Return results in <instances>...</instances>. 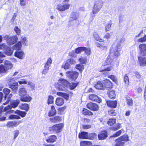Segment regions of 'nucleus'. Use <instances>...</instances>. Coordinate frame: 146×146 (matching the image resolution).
Here are the masks:
<instances>
[{
  "label": "nucleus",
  "instance_id": "obj_45",
  "mask_svg": "<svg viewBox=\"0 0 146 146\" xmlns=\"http://www.w3.org/2000/svg\"><path fill=\"white\" fill-rule=\"evenodd\" d=\"M121 127V124L118 123L115 125L114 126L111 127L110 128L111 130L113 131H116L119 129Z\"/></svg>",
  "mask_w": 146,
  "mask_h": 146
},
{
  "label": "nucleus",
  "instance_id": "obj_29",
  "mask_svg": "<svg viewBox=\"0 0 146 146\" xmlns=\"http://www.w3.org/2000/svg\"><path fill=\"white\" fill-rule=\"evenodd\" d=\"M56 111L54 106H52L51 107V109L50 110L48 113V116L49 117H51L54 115L56 114Z\"/></svg>",
  "mask_w": 146,
  "mask_h": 146
},
{
  "label": "nucleus",
  "instance_id": "obj_49",
  "mask_svg": "<svg viewBox=\"0 0 146 146\" xmlns=\"http://www.w3.org/2000/svg\"><path fill=\"white\" fill-rule=\"evenodd\" d=\"M76 68L80 72H82L84 69V66L82 64H77L76 66Z\"/></svg>",
  "mask_w": 146,
  "mask_h": 146
},
{
  "label": "nucleus",
  "instance_id": "obj_34",
  "mask_svg": "<svg viewBox=\"0 0 146 146\" xmlns=\"http://www.w3.org/2000/svg\"><path fill=\"white\" fill-rule=\"evenodd\" d=\"M15 113L20 115L22 117H25L27 114L26 112L21 111L18 110L15 111Z\"/></svg>",
  "mask_w": 146,
  "mask_h": 146
},
{
  "label": "nucleus",
  "instance_id": "obj_46",
  "mask_svg": "<svg viewBox=\"0 0 146 146\" xmlns=\"http://www.w3.org/2000/svg\"><path fill=\"white\" fill-rule=\"evenodd\" d=\"M124 81L125 82V86L128 85L129 84V79L128 76L127 74H125L124 78Z\"/></svg>",
  "mask_w": 146,
  "mask_h": 146
},
{
  "label": "nucleus",
  "instance_id": "obj_58",
  "mask_svg": "<svg viewBox=\"0 0 146 146\" xmlns=\"http://www.w3.org/2000/svg\"><path fill=\"white\" fill-rule=\"evenodd\" d=\"M14 30L17 35H20L21 31L17 26H15L14 28Z\"/></svg>",
  "mask_w": 146,
  "mask_h": 146
},
{
  "label": "nucleus",
  "instance_id": "obj_56",
  "mask_svg": "<svg viewBox=\"0 0 146 146\" xmlns=\"http://www.w3.org/2000/svg\"><path fill=\"white\" fill-rule=\"evenodd\" d=\"M90 142L88 141H82L80 143V146H89Z\"/></svg>",
  "mask_w": 146,
  "mask_h": 146
},
{
  "label": "nucleus",
  "instance_id": "obj_41",
  "mask_svg": "<svg viewBox=\"0 0 146 146\" xmlns=\"http://www.w3.org/2000/svg\"><path fill=\"white\" fill-rule=\"evenodd\" d=\"M116 120L115 119H110L107 123L109 125H112L115 123Z\"/></svg>",
  "mask_w": 146,
  "mask_h": 146
},
{
  "label": "nucleus",
  "instance_id": "obj_40",
  "mask_svg": "<svg viewBox=\"0 0 146 146\" xmlns=\"http://www.w3.org/2000/svg\"><path fill=\"white\" fill-rule=\"evenodd\" d=\"M78 84V83H70L69 86L71 90H73L76 87Z\"/></svg>",
  "mask_w": 146,
  "mask_h": 146
},
{
  "label": "nucleus",
  "instance_id": "obj_6",
  "mask_svg": "<svg viewBox=\"0 0 146 146\" xmlns=\"http://www.w3.org/2000/svg\"><path fill=\"white\" fill-rule=\"evenodd\" d=\"M104 3L103 0H97L96 1L93 9L92 13L96 14L99 12L102 7Z\"/></svg>",
  "mask_w": 146,
  "mask_h": 146
},
{
  "label": "nucleus",
  "instance_id": "obj_24",
  "mask_svg": "<svg viewBox=\"0 0 146 146\" xmlns=\"http://www.w3.org/2000/svg\"><path fill=\"white\" fill-rule=\"evenodd\" d=\"M57 138L56 136L53 135L50 136L48 139H46V141L48 143H53L56 141Z\"/></svg>",
  "mask_w": 146,
  "mask_h": 146
},
{
  "label": "nucleus",
  "instance_id": "obj_32",
  "mask_svg": "<svg viewBox=\"0 0 146 146\" xmlns=\"http://www.w3.org/2000/svg\"><path fill=\"white\" fill-rule=\"evenodd\" d=\"M50 121L53 123H56L60 122L61 120V117L58 116H56L54 117H52L50 119Z\"/></svg>",
  "mask_w": 146,
  "mask_h": 146
},
{
  "label": "nucleus",
  "instance_id": "obj_33",
  "mask_svg": "<svg viewBox=\"0 0 146 146\" xmlns=\"http://www.w3.org/2000/svg\"><path fill=\"white\" fill-rule=\"evenodd\" d=\"M108 96L111 99L115 98V91L114 90H111L108 93Z\"/></svg>",
  "mask_w": 146,
  "mask_h": 146
},
{
  "label": "nucleus",
  "instance_id": "obj_26",
  "mask_svg": "<svg viewBox=\"0 0 146 146\" xmlns=\"http://www.w3.org/2000/svg\"><path fill=\"white\" fill-rule=\"evenodd\" d=\"M19 95L20 98L23 96L27 94V91L26 89L24 88H21L19 89Z\"/></svg>",
  "mask_w": 146,
  "mask_h": 146
},
{
  "label": "nucleus",
  "instance_id": "obj_52",
  "mask_svg": "<svg viewBox=\"0 0 146 146\" xmlns=\"http://www.w3.org/2000/svg\"><path fill=\"white\" fill-rule=\"evenodd\" d=\"M137 41L141 43L146 41V35H145L143 37L137 39Z\"/></svg>",
  "mask_w": 146,
  "mask_h": 146
},
{
  "label": "nucleus",
  "instance_id": "obj_27",
  "mask_svg": "<svg viewBox=\"0 0 146 146\" xmlns=\"http://www.w3.org/2000/svg\"><path fill=\"white\" fill-rule=\"evenodd\" d=\"M87 132L82 131L79 133L78 135V137L80 139H88Z\"/></svg>",
  "mask_w": 146,
  "mask_h": 146
},
{
  "label": "nucleus",
  "instance_id": "obj_10",
  "mask_svg": "<svg viewBox=\"0 0 146 146\" xmlns=\"http://www.w3.org/2000/svg\"><path fill=\"white\" fill-rule=\"evenodd\" d=\"M139 48L140 54L142 56L146 55V44H141L139 46Z\"/></svg>",
  "mask_w": 146,
  "mask_h": 146
},
{
  "label": "nucleus",
  "instance_id": "obj_4",
  "mask_svg": "<svg viewBox=\"0 0 146 146\" xmlns=\"http://www.w3.org/2000/svg\"><path fill=\"white\" fill-rule=\"evenodd\" d=\"M69 0H64L63 3L59 4L57 5L56 9L58 11H63L68 9L70 5L69 4Z\"/></svg>",
  "mask_w": 146,
  "mask_h": 146
},
{
  "label": "nucleus",
  "instance_id": "obj_20",
  "mask_svg": "<svg viewBox=\"0 0 146 146\" xmlns=\"http://www.w3.org/2000/svg\"><path fill=\"white\" fill-rule=\"evenodd\" d=\"M95 88L97 89L104 90V86L103 85V82L98 81L95 85Z\"/></svg>",
  "mask_w": 146,
  "mask_h": 146
},
{
  "label": "nucleus",
  "instance_id": "obj_44",
  "mask_svg": "<svg viewBox=\"0 0 146 146\" xmlns=\"http://www.w3.org/2000/svg\"><path fill=\"white\" fill-rule=\"evenodd\" d=\"M123 131V129L119 130L115 134H113L110 137H115L119 136L122 133V131Z\"/></svg>",
  "mask_w": 146,
  "mask_h": 146
},
{
  "label": "nucleus",
  "instance_id": "obj_15",
  "mask_svg": "<svg viewBox=\"0 0 146 146\" xmlns=\"http://www.w3.org/2000/svg\"><path fill=\"white\" fill-rule=\"evenodd\" d=\"M138 59L141 66H146V56H139Z\"/></svg>",
  "mask_w": 146,
  "mask_h": 146
},
{
  "label": "nucleus",
  "instance_id": "obj_62",
  "mask_svg": "<svg viewBox=\"0 0 146 146\" xmlns=\"http://www.w3.org/2000/svg\"><path fill=\"white\" fill-rule=\"evenodd\" d=\"M3 91L5 95L8 94L10 92V90L7 88H5L3 89Z\"/></svg>",
  "mask_w": 146,
  "mask_h": 146
},
{
  "label": "nucleus",
  "instance_id": "obj_54",
  "mask_svg": "<svg viewBox=\"0 0 146 146\" xmlns=\"http://www.w3.org/2000/svg\"><path fill=\"white\" fill-rule=\"evenodd\" d=\"M96 136V134L94 133L88 134V139H92Z\"/></svg>",
  "mask_w": 146,
  "mask_h": 146
},
{
  "label": "nucleus",
  "instance_id": "obj_17",
  "mask_svg": "<svg viewBox=\"0 0 146 146\" xmlns=\"http://www.w3.org/2000/svg\"><path fill=\"white\" fill-rule=\"evenodd\" d=\"M89 98L90 100L98 103H100L101 101L100 98H99L97 95L95 94H91L89 97Z\"/></svg>",
  "mask_w": 146,
  "mask_h": 146
},
{
  "label": "nucleus",
  "instance_id": "obj_18",
  "mask_svg": "<svg viewBox=\"0 0 146 146\" xmlns=\"http://www.w3.org/2000/svg\"><path fill=\"white\" fill-rule=\"evenodd\" d=\"M32 99V97L27 94L24 95L23 96L20 98L21 101L24 102H30Z\"/></svg>",
  "mask_w": 146,
  "mask_h": 146
},
{
  "label": "nucleus",
  "instance_id": "obj_43",
  "mask_svg": "<svg viewBox=\"0 0 146 146\" xmlns=\"http://www.w3.org/2000/svg\"><path fill=\"white\" fill-rule=\"evenodd\" d=\"M126 100L127 104L129 106H132L133 104V100L131 98L129 97H128L127 98Z\"/></svg>",
  "mask_w": 146,
  "mask_h": 146
},
{
  "label": "nucleus",
  "instance_id": "obj_59",
  "mask_svg": "<svg viewBox=\"0 0 146 146\" xmlns=\"http://www.w3.org/2000/svg\"><path fill=\"white\" fill-rule=\"evenodd\" d=\"M113 68V67L112 66H110L106 68L104 70L101 71V72L103 71H110Z\"/></svg>",
  "mask_w": 146,
  "mask_h": 146
},
{
  "label": "nucleus",
  "instance_id": "obj_60",
  "mask_svg": "<svg viewBox=\"0 0 146 146\" xmlns=\"http://www.w3.org/2000/svg\"><path fill=\"white\" fill-rule=\"evenodd\" d=\"M113 81L116 83L117 82V78L114 75H111L109 76V77Z\"/></svg>",
  "mask_w": 146,
  "mask_h": 146
},
{
  "label": "nucleus",
  "instance_id": "obj_9",
  "mask_svg": "<svg viewBox=\"0 0 146 146\" xmlns=\"http://www.w3.org/2000/svg\"><path fill=\"white\" fill-rule=\"evenodd\" d=\"M4 38L6 40L7 42L9 45L14 44L18 40L17 37L16 35L10 37L6 36Z\"/></svg>",
  "mask_w": 146,
  "mask_h": 146
},
{
  "label": "nucleus",
  "instance_id": "obj_64",
  "mask_svg": "<svg viewBox=\"0 0 146 146\" xmlns=\"http://www.w3.org/2000/svg\"><path fill=\"white\" fill-rule=\"evenodd\" d=\"M49 69V68L44 66V68L42 72V74H46L48 72Z\"/></svg>",
  "mask_w": 146,
  "mask_h": 146
},
{
  "label": "nucleus",
  "instance_id": "obj_61",
  "mask_svg": "<svg viewBox=\"0 0 146 146\" xmlns=\"http://www.w3.org/2000/svg\"><path fill=\"white\" fill-rule=\"evenodd\" d=\"M9 119H19L20 117L19 116L15 115H10L9 117Z\"/></svg>",
  "mask_w": 146,
  "mask_h": 146
},
{
  "label": "nucleus",
  "instance_id": "obj_53",
  "mask_svg": "<svg viewBox=\"0 0 146 146\" xmlns=\"http://www.w3.org/2000/svg\"><path fill=\"white\" fill-rule=\"evenodd\" d=\"M85 49L84 50V51H85V53L87 55H88L90 54L91 52V50L89 48H86L84 47Z\"/></svg>",
  "mask_w": 146,
  "mask_h": 146
},
{
  "label": "nucleus",
  "instance_id": "obj_31",
  "mask_svg": "<svg viewBox=\"0 0 146 146\" xmlns=\"http://www.w3.org/2000/svg\"><path fill=\"white\" fill-rule=\"evenodd\" d=\"M19 107L21 109L25 110L27 111L29 110V105L26 104L20 105L19 106Z\"/></svg>",
  "mask_w": 146,
  "mask_h": 146
},
{
  "label": "nucleus",
  "instance_id": "obj_55",
  "mask_svg": "<svg viewBox=\"0 0 146 146\" xmlns=\"http://www.w3.org/2000/svg\"><path fill=\"white\" fill-rule=\"evenodd\" d=\"M5 54L9 56H10L12 55L13 53V52L12 50H11L10 48L9 47V49L7 50L4 52Z\"/></svg>",
  "mask_w": 146,
  "mask_h": 146
},
{
  "label": "nucleus",
  "instance_id": "obj_42",
  "mask_svg": "<svg viewBox=\"0 0 146 146\" xmlns=\"http://www.w3.org/2000/svg\"><path fill=\"white\" fill-rule=\"evenodd\" d=\"M93 36L94 39L100 41V40H101L98 34L96 32H94V33Z\"/></svg>",
  "mask_w": 146,
  "mask_h": 146
},
{
  "label": "nucleus",
  "instance_id": "obj_3",
  "mask_svg": "<svg viewBox=\"0 0 146 146\" xmlns=\"http://www.w3.org/2000/svg\"><path fill=\"white\" fill-rule=\"evenodd\" d=\"M70 83L67 80L62 79L58 81V85H56V88L59 90L66 91L68 88Z\"/></svg>",
  "mask_w": 146,
  "mask_h": 146
},
{
  "label": "nucleus",
  "instance_id": "obj_51",
  "mask_svg": "<svg viewBox=\"0 0 146 146\" xmlns=\"http://www.w3.org/2000/svg\"><path fill=\"white\" fill-rule=\"evenodd\" d=\"M137 41L141 43L146 41V35H145L143 37L137 39Z\"/></svg>",
  "mask_w": 146,
  "mask_h": 146
},
{
  "label": "nucleus",
  "instance_id": "obj_14",
  "mask_svg": "<svg viewBox=\"0 0 146 146\" xmlns=\"http://www.w3.org/2000/svg\"><path fill=\"white\" fill-rule=\"evenodd\" d=\"M79 16V13L78 12H72L70 16L69 20L72 21L76 20L78 18Z\"/></svg>",
  "mask_w": 146,
  "mask_h": 146
},
{
  "label": "nucleus",
  "instance_id": "obj_35",
  "mask_svg": "<svg viewBox=\"0 0 146 146\" xmlns=\"http://www.w3.org/2000/svg\"><path fill=\"white\" fill-rule=\"evenodd\" d=\"M112 24V21L111 20H110L106 25L105 30L106 31H110L111 26Z\"/></svg>",
  "mask_w": 146,
  "mask_h": 146
},
{
  "label": "nucleus",
  "instance_id": "obj_57",
  "mask_svg": "<svg viewBox=\"0 0 146 146\" xmlns=\"http://www.w3.org/2000/svg\"><path fill=\"white\" fill-rule=\"evenodd\" d=\"M66 62L70 64H74L76 63V61L72 58L68 59L66 60Z\"/></svg>",
  "mask_w": 146,
  "mask_h": 146
},
{
  "label": "nucleus",
  "instance_id": "obj_28",
  "mask_svg": "<svg viewBox=\"0 0 146 146\" xmlns=\"http://www.w3.org/2000/svg\"><path fill=\"white\" fill-rule=\"evenodd\" d=\"M21 44L24 46H27L28 45V40L25 37L21 36Z\"/></svg>",
  "mask_w": 146,
  "mask_h": 146
},
{
  "label": "nucleus",
  "instance_id": "obj_8",
  "mask_svg": "<svg viewBox=\"0 0 146 146\" xmlns=\"http://www.w3.org/2000/svg\"><path fill=\"white\" fill-rule=\"evenodd\" d=\"M66 74L68 77L72 81L75 80L78 76V73L76 71H68L66 72Z\"/></svg>",
  "mask_w": 146,
  "mask_h": 146
},
{
  "label": "nucleus",
  "instance_id": "obj_25",
  "mask_svg": "<svg viewBox=\"0 0 146 146\" xmlns=\"http://www.w3.org/2000/svg\"><path fill=\"white\" fill-rule=\"evenodd\" d=\"M64 103V100L61 98H57L56 100V104L59 106H61Z\"/></svg>",
  "mask_w": 146,
  "mask_h": 146
},
{
  "label": "nucleus",
  "instance_id": "obj_47",
  "mask_svg": "<svg viewBox=\"0 0 146 146\" xmlns=\"http://www.w3.org/2000/svg\"><path fill=\"white\" fill-rule=\"evenodd\" d=\"M54 97L51 95L48 96V104H52L53 103Z\"/></svg>",
  "mask_w": 146,
  "mask_h": 146
},
{
  "label": "nucleus",
  "instance_id": "obj_30",
  "mask_svg": "<svg viewBox=\"0 0 146 146\" xmlns=\"http://www.w3.org/2000/svg\"><path fill=\"white\" fill-rule=\"evenodd\" d=\"M21 46L22 44L21 41H19L13 46V49L19 50L21 49Z\"/></svg>",
  "mask_w": 146,
  "mask_h": 146
},
{
  "label": "nucleus",
  "instance_id": "obj_48",
  "mask_svg": "<svg viewBox=\"0 0 146 146\" xmlns=\"http://www.w3.org/2000/svg\"><path fill=\"white\" fill-rule=\"evenodd\" d=\"M84 47H78L75 49L76 52L77 54H79L82 51H84Z\"/></svg>",
  "mask_w": 146,
  "mask_h": 146
},
{
  "label": "nucleus",
  "instance_id": "obj_36",
  "mask_svg": "<svg viewBox=\"0 0 146 146\" xmlns=\"http://www.w3.org/2000/svg\"><path fill=\"white\" fill-rule=\"evenodd\" d=\"M82 113L85 115H92L93 113L86 109L84 108L82 111Z\"/></svg>",
  "mask_w": 146,
  "mask_h": 146
},
{
  "label": "nucleus",
  "instance_id": "obj_2",
  "mask_svg": "<svg viewBox=\"0 0 146 146\" xmlns=\"http://www.w3.org/2000/svg\"><path fill=\"white\" fill-rule=\"evenodd\" d=\"M20 102V101L19 100H16V101H13L11 102V104L12 106L8 105L7 106L5 107L3 111H1L0 110V116H1L2 115V113L3 112H5V114L7 115V114H10L11 113H13L14 111L13 110H11L12 107L15 108L17 107Z\"/></svg>",
  "mask_w": 146,
  "mask_h": 146
},
{
  "label": "nucleus",
  "instance_id": "obj_37",
  "mask_svg": "<svg viewBox=\"0 0 146 146\" xmlns=\"http://www.w3.org/2000/svg\"><path fill=\"white\" fill-rule=\"evenodd\" d=\"M7 72L3 65L1 64L0 65V74L7 73Z\"/></svg>",
  "mask_w": 146,
  "mask_h": 146
},
{
  "label": "nucleus",
  "instance_id": "obj_11",
  "mask_svg": "<svg viewBox=\"0 0 146 146\" xmlns=\"http://www.w3.org/2000/svg\"><path fill=\"white\" fill-rule=\"evenodd\" d=\"M88 108L92 111H97L98 110V106L96 104L90 103L87 105Z\"/></svg>",
  "mask_w": 146,
  "mask_h": 146
},
{
  "label": "nucleus",
  "instance_id": "obj_22",
  "mask_svg": "<svg viewBox=\"0 0 146 146\" xmlns=\"http://www.w3.org/2000/svg\"><path fill=\"white\" fill-rule=\"evenodd\" d=\"M107 105L112 108H115L116 107L117 102L116 101H107Z\"/></svg>",
  "mask_w": 146,
  "mask_h": 146
},
{
  "label": "nucleus",
  "instance_id": "obj_39",
  "mask_svg": "<svg viewBox=\"0 0 146 146\" xmlns=\"http://www.w3.org/2000/svg\"><path fill=\"white\" fill-rule=\"evenodd\" d=\"M52 60L50 58H49L47 59V61L45 64L44 66L49 68L52 63Z\"/></svg>",
  "mask_w": 146,
  "mask_h": 146
},
{
  "label": "nucleus",
  "instance_id": "obj_19",
  "mask_svg": "<svg viewBox=\"0 0 146 146\" xmlns=\"http://www.w3.org/2000/svg\"><path fill=\"white\" fill-rule=\"evenodd\" d=\"M108 137L107 133L105 131H102L98 135V139L100 140H104Z\"/></svg>",
  "mask_w": 146,
  "mask_h": 146
},
{
  "label": "nucleus",
  "instance_id": "obj_1",
  "mask_svg": "<svg viewBox=\"0 0 146 146\" xmlns=\"http://www.w3.org/2000/svg\"><path fill=\"white\" fill-rule=\"evenodd\" d=\"M122 40V38H118L110 48V54L106 60V62L108 64H110L112 62L115 56L118 57L120 56L121 49V43Z\"/></svg>",
  "mask_w": 146,
  "mask_h": 146
},
{
  "label": "nucleus",
  "instance_id": "obj_50",
  "mask_svg": "<svg viewBox=\"0 0 146 146\" xmlns=\"http://www.w3.org/2000/svg\"><path fill=\"white\" fill-rule=\"evenodd\" d=\"M70 65L66 61L65 64H63L62 66V68H64V69H69L70 68Z\"/></svg>",
  "mask_w": 146,
  "mask_h": 146
},
{
  "label": "nucleus",
  "instance_id": "obj_23",
  "mask_svg": "<svg viewBox=\"0 0 146 146\" xmlns=\"http://www.w3.org/2000/svg\"><path fill=\"white\" fill-rule=\"evenodd\" d=\"M9 87L10 88L13 90L17 91L18 88V84L17 82H15L12 84L11 83H8Z\"/></svg>",
  "mask_w": 146,
  "mask_h": 146
},
{
  "label": "nucleus",
  "instance_id": "obj_12",
  "mask_svg": "<svg viewBox=\"0 0 146 146\" xmlns=\"http://www.w3.org/2000/svg\"><path fill=\"white\" fill-rule=\"evenodd\" d=\"M21 121H8L6 125L7 126L9 127L17 126L19 124L22 123Z\"/></svg>",
  "mask_w": 146,
  "mask_h": 146
},
{
  "label": "nucleus",
  "instance_id": "obj_5",
  "mask_svg": "<svg viewBox=\"0 0 146 146\" xmlns=\"http://www.w3.org/2000/svg\"><path fill=\"white\" fill-rule=\"evenodd\" d=\"M129 140L127 135H123L115 140L116 144H115L114 146H123L125 143Z\"/></svg>",
  "mask_w": 146,
  "mask_h": 146
},
{
  "label": "nucleus",
  "instance_id": "obj_7",
  "mask_svg": "<svg viewBox=\"0 0 146 146\" xmlns=\"http://www.w3.org/2000/svg\"><path fill=\"white\" fill-rule=\"evenodd\" d=\"M64 127L63 123H59L55 125L52 127H50L49 130L50 132L53 133H58L62 130Z\"/></svg>",
  "mask_w": 146,
  "mask_h": 146
},
{
  "label": "nucleus",
  "instance_id": "obj_21",
  "mask_svg": "<svg viewBox=\"0 0 146 146\" xmlns=\"http://www.w3.org/2000/svg\"><path fill=\"white\" fill-rule=\"evenodd\" d=\"M104 88H110L112 86V83L109 80H105L103 81Z\"/></svg>",
  "mask_w": 146,
  "mask_h": 146
},
{
  "label": "nucleus",
  "instance_id": "obj_16",
  "mask_svg": "<svg viewBox=\"0 0 146 146\" xmlns=\"http://www.w3.org/2000/svg\"><path fill=\"white\" fill-rule=\"evenodd\" d=\"M3 63L5 65L4 66L7 71L8 70L11 69L13 67V64L9 61L5 60L4 61Z\"/></svg>",
  "mask_w": 146,
  "mask_h": 146
},
{
  "label": "nucleus",
  "instance_id": "obj_63",
  "mask_svg": "<svg viewBox=\"0 0 146 146\" xmlns=\"http://www.w3.org/2000/svg\"><path fill=\"white\" fill-rule=\"evenodd\" d=\"M28 82L26 81L25 79H22L18 81V82L20 84H26L28 83Z\"/></svg>",
  "mask_w": 146,
  "mask_h": 146
},
{
  "label": "nucleus",
  "instance_id": "obj_38",
  "mask_svg": "<svg viewBox=\"0 0 146 146\" xmlns=\"http://www.w3.org/2000/svg\"><path fill=\"white\" fill-rule=\"evenodd\" d=\"M0 49L4 51V52L7 50L9 49V47L4 44H3L0 45Z\"/></svg>",
  "mask_w": 146,
  "mask_h": 146
},
{
  "label": "nucleus",
  "instance_id": "obj_13",
  "mask_svg": "<svg viewBox=\"0 0 146 146\" xmlns=\"http://www.w3.org/2000/svg\"><path fill=\"white\" fill-rule=\"evenodd\" d=\"M14 55L19 59H22L25 57V53L22 51H17L15 53Z\"/></svg>",
  "mask_w": 146,
  "mask_h": 146
}]
</instances>
